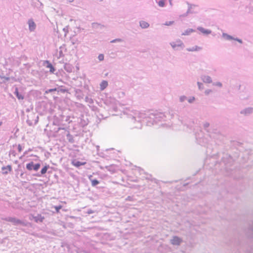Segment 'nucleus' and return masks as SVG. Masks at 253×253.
Returning <instances> with one entry per match:
<instances>
[{"label": "nucleus", "mask_w": 253, "mask_h": 253, "mask_svg": "<svg viewBox=\"0 0 253 253\" xmlns=\"http://www.w3.org/2000/svg\"><path fill=\"white\" fill-rule=\"evenodd\" d=\"M201 80L205 83L211 84L212 81L211 78L208 75H203L201 76Z\"/></svg>", "instance_id": "dca6fc26"}, {"label": "nucleus", "mask_w": 253, "mask_h": 253, "mask_svg": "<svg viewBox=\"0 0 253 253\" xmlns=\"http://www.w3.org/2000/svg\"><path fill=\"white\" fill-rule=\"evenodd\" d=\"M64 69L68 72H71L72 71V68L70 64L66 63L64 65Z\"/></svg>", "instance_id": "cd10ccee"}, {"label": "nucleus", "mask_w": 253, "mask_h": 253, "mask_svg": "<svg viewBox=\"0 0 253 253\" xmlns=\"http://www.w3.org/2000/svg\"><path fill=\"white\" fill-rule=\"evenodd\" d=\"M205 129H207L210 126V124L208 122H205L203 125Z\"/></svg>", "instance_id": "37998d69"}, {"label": "nucleus", "mask_w": 253, "mask_h": 253, "mask_svg": "<svg viewBox=\"0 0 253 253\" xmlns=\"http://www.w3.org/2000/svg\"><path fill=\"white\" fill-rule=\"evenodd\" d=\"M201 49V47L196 45L194 46H193L192 47H189L186 48V50L188 51H199Z\"/></svg>", "instance_id": "b1692460"}, {"label": "nucleus", "mask_w": 253, "mask_h": 253, "mask_svg": "<svg viewBox=\"0 0 253 253\" xmlns=\"http://www.w3.org/2000/svg\"><path fill=\"white\" fill-rule=\"evenodd\" d=\"M1 78L4 79L6 81H8L9 80V77H1Z\"/></svg>", "instance_id": "3c124183"}, {"label": "nucleus", "mask_w": 253, "mask_h": 253, "mask_svg": "<svg viewBox=\"0 0 253 253\" xmlns=\"http://www.w3.org/2000/svg\"><path fill=\"white\" fill-rule=\"evenodd\" d=\"M2 171V173L3 174H7L9 172H11L12 170V167L11 165H7L6 167H2L1 168Z\"/></svg>", "instance_id": "2eb2a0df"}, {"label": "nucleus", "mask_w": 253, "mask_h": 253, "mask_svg": "<svg viewBox=\"0 0 253 253\" xmlns=\"http://www.w3.org/2000/svg\"><path fill=\"white\" fill-rule=\"evenodd\" d=\"M173 23H174L173 21H167L165 22L164 25L166 26H170V25H172L173 24Z\"/></svg>", "instance_id": "ea45409f"}, {"label": "nucleus", "mask_w": 253, "mask_h": 253, "mask_svg": "<svg viewBox=\"0 0 253 253\" xmlns=\"http://www.w3.org/2000/svg\"><path fill=\"white\" fill-rule=\"evenodd\" d=\"M195 31V30L193 29H191V28H189V29H188L187 30H186L182 34V35H183V36H188V35H189L191 33H193V32H194Z\"/></svg>", "instance_id": "a878e982"}, {"label": "nucleus", "mask_w": 253, "mask_h": 253, "mask_svg": "<svg viewBox=\"0 0 253 253\" xmlns=\"http://www.w3.org/2000/svg\"><path fill=\"white\" fill-rule=\"evenodd\" d=\"M195 5L188 4V8L186 12L183 15V16H186L189 13H192L193 12L191 11V9L193 7H195Z\"/></svg>", "instance_id": "393cba45"}, {"label": "nucleus", "mask_w": 253, "mask_h": 253, "mask_svg": "<svg viewBox=\"0 0 253 253\" xmlns=\"http://www.w3.org/2000/svg\"><path fill=\"white\" fill-rule=\"evenodd\" d=\"M41 165L39 163L34 164L33 162H31L26 165V168L29 170L34 169V170L37 171L40 168Z\"/></svg>", "instance_id": "0eeeda50"}, {"label": "nucleus", "mask_w": 253, "mask_h": 253, "mask_svg": "<svg viewBox=\"0 0 253 253\" xmlns=\"http://www.w3.org/2000/svg\"><path fill=\"white\" fill-rule=\"evenodd\" d=\"M90 180L91 181V185L92 186H95L99 183V181L96 179H90Z\"/></svg>", "instance_id": "473e14b6"}, {"label": "nucleus", "mask_w": 253, "mask_h": 253, "mask_svg": "<svg viewBox=\"0 0 253 253\" xmlns=\"http://www.w3.org/2000/svg\"><path fill=\"white\" fill-rule=\"evenodd\" d=\"M46 64V68H49V71L51 73H53L55 71L54 67L53 65L50 63L48 60H45L43 62V65H45Z\"/></svg>", "instance_id": "4468645a"}, {"label": "nucleus", "mask_w": 253, "mask_h": 253, "mask_svg": "<svg viewBox=\"0 0 253 253\" xmlns=\"http://www.w3.org/2000/svg\"><path fill=\"white\" fill-rule=\"evenodd\" d=\"M13 93L19 100H22L24 99V96L19 92L18 89L17 87L15 88V91Z\"/></svg>", "instance_id": "a211bd4d"}, {"label": "nucleus", "mask_w": 253, "mask_h": 253, "mask_svg": "<svg viewBox=\"0 0 253 253\" xmlns=\"http://www.w3.org/2000/svg\"><path fill=\"white\" fill-rule=\"evenodd\" d=\"M56 90H57V89L56 88H50V89H47L45 92V93H51L53 91H55Z\"/></svg>", "instance_id": "c9c22d12"}, {"label": "nucleus", "mask_w": 253, "mask_h": 253, "mask_svg": "<svg viewBox=\"0 0 253 253\" xmlns=\"http://www.w3.org/2000/svg\"><path fill=\"white\" fill-rule=\"evenodd\" d=\"M182 242V239L176 236H173L170 241V242L172 245L175 246L180 245Z\"/></svg>", "instance_id": "9d476101"}, {"label": "nucleus", "mask_w": 253, "mask_h": 253, "mask_svg": "<svg viewBox=\"0 0 253 253\" xmlns=\"http://www.w3.org/2000/svg\"><path fill=\"white\" fill-rule=\"evenodd\" d=\"M253 113V107H247L240 111V113L245 116H249Z\"/></svg>", "instance_id": "1a4fd4ad"}, {"label": "nucleus", "mask_w": 253, "mask_h": 253, "mask_svg": "<svg viewBox=\"0 0 253 253\" xmlns=\"http://www.w3.org/2000/svg\"><path fill=\"white\" fill-rule=\"evenodd\" d=\"M67 1L68 2H72L74 1V0H67Z\"/></svg>", "instance_id": "5fc2aeb1"}, {"label": "nucleus", "mask_w": 253, "mask_h": 253, "mask_svg": "<svg viewBox=\"0 0 253 253\" xmlns=\"http://www.w3.org/2000/svg\"><path fill=\"white\" fill-rule=\"evenodd\" d=\"M63 31L65 32V35L66 34V33L68 32V30L66 29V28H64L63 29Z\"/></svg>", "instance_id": "603ef678"}, {"label": "nucleus", "mask_w": 253, "mask_h": 253, "mask_svg": "<svg viewBox=\"0 0 253 253\" xmlns=\"http://www.w3.org/2000/svg\"><path fill=\"white\" fill-rule=\"evenodd\" d=\"M77 41V40L75 41L74 40H72L71 42L73 44H75L76 43Z\"/></svg>", "instance_id": "8fccbe9b"}, {"label": "nucleus", "mask_w": 253, "mask_h": 253, "mask_svg": "<svg viewBox=\"0 0 253 253\" xmlns=\"http://www.w3.org/2000/svg\"><path fill=\"white\" fill-rule=\"evenodd\" d=\"M187 184V183L184 184V186H186Z\"/></svg>", "instance_id": "052dcab7"}, {"label": "nucleus", "mask_w": 253, "mask_h": 253, "mask_svg": "<svg viewBox=\"0 0 253 253\" xmlns=\"http://www.w3.org/2000/svg\"><path fill=\"white\" fill-rule=\"evenodd\" d=\"M249 231L250 232H251L252 234V235H251V237H253V224L251 226H250V227L249 229Z\"/></svg>", "instance_id": "79ce46f5"}, {"label": "nucleus", "mask_w": 253, "mask_h": 253, "mask_svg": "<svg viewBox=\"0 0 253 253\" xmlns=\"http://www.w3.org/2000/svg\"><path fill=\"white\" fill-rule=\"evenodd\" d=\"M35 221L36 222H42L44 219V217L42 216L41 214H38L37 216H35L33 217Z\"/></svg>", "instance_id": "6ab92c4d"}, {"label": "nucleus", "mask_w": 253, "mask_h": 253, "mask_svg": "<svg viewBox=\"0 0 253 253\" xmlns=\"http://www.w3.org/2000/svg\"><path fill=\"white\" fill-rule=\"evenodd\" d=\"M135 172H138L140 175H142V174H144L146 175V176H144V177L146 179H151V175L150 174H148L147 173H146L144 170L141 169L140 168L137 167L134 169Z\"/></svg>", "instance_id": "f8f14e48"}, {"label": "nucleus", "mask_w": 253, "mask_h": 253, "mask_svg": "<svg viewBox=\"0 0 253 253\" xmlns=\"http://www.w3.org/2000/svg\"><path fill=\"white\" fill-rule=\"evenodd\" d=\"M108 82L106 81H102L100 84V89L102 91L104 90L108 86Z\"/></svg>", "instance_id": "412c9836"}, {"label": "nucleus", "mask_w": 253, "mask_h": 253, "mask_svg": "<svg viewBox=\"0 0 253 253\" xmlns=\"http://www.w3.org/2000/svg\"><path fill=\"white\" fill-rule=\"evenodd\" d=\"M18 149L19 152H20L22 150V148L20 144H19L18 145Z\"/></svg>", "instance_id": "49530a36"}, {"label": "nucleus", "mask_w": 253, "mask_h": 253, "mask_svg": "<svg viewBox=\"0 0 253 253\" xmlns=\"http://www.w3.org/2000/svg\"><path fill=\"white\" fill-rule=\"evenodd\" d=\"M69 141L70 142H73V138L69 139Z\"/></svg>", "instance_id": "6e6d98bb"}, {"label": "nucleus", "mask_w": 253, "mask_h": 253, "mask_svg": "<svg viewBox=\"0 0 253 253\" xmlns=\"http://www.w3.org/2000/svg\"><path fill=\"white\" fill-rule=\"evenodd\" d=\"M9 154L10 155L11 154V155H12L13 156H15V151L14 150H11V151H10Z\"/></svg>", "instance_id": "de8ad7c7"}, {"label": "nucleus", "mask_w": 253, "mask_h": 253, "mask_svg": "<svg viewBox=\"0 0 253 253\" xmlns=\"http://www.w3.org/2000/svg\"><path fill=\"white\" fill-rule=\"evenodd\" d=\"M213 85L214 86H216L219 87H221L222 86V84L220 82H216L213 83Z\"/></svg>", "instance_id": "f704fd0d"}, {"label": "nucleus", "mask_w": 253, "mask_h": 253, "mask_svg": "<svg viewBox=\"0 0 253 253\" xmlns=\"http://www.w3.org/2000/svg\"><path fill=\"white\" fill-rule=\"evenodd\" d=\"M29 30L30 32L35 31L36 28V24L32 19H29L28 21Z\"/></svg>", "instance_id": "ddd939ff"}, {"label": "nucleus", "mask_w": 253, "mask_h": 253, "mask_svg": "<svg viewBox=\"0 0 253 253\" xmlns=\"http://www.w3.org/2000/svg\"><path fill=\"white\" fill-rule=\"evenodd\" d=\"M57 90H58V92H61L62 93L66 92L68 91V90L67 89L62 88H58Z\"/></svg>", "instance_id": "a19ab883"}, {"label": "nucleus", "mask_w": 253, "mask_h": 253, "mask_svg": "<svg viewBox=\"0 0 253 253\" xmlns=\"http://www.w3.org/2000/svg\"><path fill=\"white\" fill-rule=\"evenodd\" d=\"M139 26L142 29H147L149 27L150 25L147 22L141 20L139 21Z\"/></svg>", "instance_id": "aec40b11"}, {"label": "nucleus", "mask_w": 253, "mask_h": 253, "mask_svg": "<svg viewBox=\"0 0 253 253\" xmlns=\"http://www.w3.org/2000/svg\"><path fill=\"white\" fill-rule=\"evenodd\" d=\"M49 168V166H44L41 170V174H45L46 171H47V169H48Z\"/></svg>", "instance_id": "2f4dec72"}, {"label": "nucleus", "mask_w": 253, "mask_h": 253, "mask_svg": "<svg viewBox=\"0 0 253 253\" xmlns=\"http://www.w3.org/2000/svg\"><path fill=\"white\" fill-rule=\"evenodd\" d=\"M197 85L199 90H202L204 88V85L202 83L198 82Z\"/></svg>", "instance_id": "72a5a7b5"}, {"label": "nucleus", "mask_w": 253, "mask_h": 253, "mask_svg": "<svg viewBox=\"0 0 253 253\" xmlns=\"http://www.w3.org/2000/svg\"><path fill=\"white\" fill-rule=\"evenodd\" d=\"M166 0H155V1L159 7H164L166 5L165 2Z\"/></svg>", "instance_id": "4be33fe9"}, {"label": "nucleus", "mask_w": 253, "mask_h": 253, "mask_svg": "<svg viewBox=\"0 0 253 253\" xmlns=\"http://www.w3.org/2000/svg\"><path fill=\"white\" fill-rule=\"evenodd\" d=\"M197 30L200 31L204 35H209L211 33V31L209 29H206L202 27H198Z\"/></svg>", "instance_id": "f3484780"}, {"label": "nucleus", "mask_w": 253, "mask_h": 253, "mask_svg": "<svg viewBox=\"0 0 253 253\" xmlns=\"http://www.w3.org/2000/svg\"><path fill=\"white\" fill-rule=\"evenodd\" d=\"M27 151L25 152L24 153V156L26 154H27Z\"/></svg>", "instance_id": "4d7b16f0"}, {"label": "nucleus", "mask_w": 253, "mask_h": 253, "mask_svg": "<svg viewBox=\"0 0 253 253\" xmlns=\"http://www.w3.org/2000/svg\"><path fill=\"white\" fill-rule=\"evenodd\" d=\"M195 100V98L194 96H191L188 99V101L189 103H192Z\"/></svg>", "instance_id": "4c0bfd02"}, {"label": "nucleus", "mask_w": 253, "mask_h": 253, "mask_svg": "<svg viewBox=\"0 0 253 253\" xmlns=\"http://www.w3.org/2000/svg\"><path fill=\"white\" fill-rule=\"evenodd\" d=\"M251 95L248 91L241 92L239 94L240 99L243 100H248L250 98Z\"/></svg>", "instance_id": "9b49d317"}, {"label": "nucleus", "mask_w": 253, "mask_h": 253, "mask_svg": "<svg viewBox=\"0 0 253 253\" xmlns=\"http://www.w3.org/2000/svg\"><path fill=\"white\" fill-rule=\"evenodd\" d=\"M39 121V116L36 113H30L27 115V123L29 126L36 125Z\"/></svg>", "instance_id": "20e7f679"}, {"label": "nucleus", "mask_w": 253, "mask_h": 253, "mask_svg": "<svg viewBox=\"0 0 253 253\" xmlns=\"http://www.w3.org/2000/svg\"><path fill=\"white\" fill-rule=\"evenodd\" d=\"M62 208V206L59 205V206H55L54 207V209H55L56 210V211L57 212H59V210Z\"/></svg>", "instance_id": "c03bdc74"}, {"label": "nucleus", "mask_w": 253, "mask_h": 253, "mask_svg": "<svg viewBox=\"0 0 253 253\" xmlns=\"http://www.w3.org/2000/svg\"><path fill=\"white\" fill-rule=\"evenodd\" d=\"M170 6H172V0H168Z\"/></svg>", "instance_id": "09e8293b"}, {"label": "nucleus", "mask_w": 253, "mask_h": 253, "mask_svg": "<svg viewBox=\"0 0 253 253\" xmlns=\"http://www.w3.org/2000/svg\"><path fill=\"white\" fill-rule=\"evenodd\" d=\"M88 213L90 214L93 213V211L92 210H89L87 212Z\"/></svg>", "instance_id": "864d4df0"}, {"label": "nucleus", "mask_w": 253, "mask_h": 253, "mask_svg": "<svg viewBox=\"0 0 253 253\" xmlns=\"http://www.w3.org/2000/svg\"><path fill=\"white\" fill-rule=\"evenodd\" d=\"M2 122H0V126L2 125Z\"/></svg>", "instance_id": "13d9d810"}, {"label": "nucleus", "mask_w": 253, "mask_h": 253, "mask_svg": "<svg viewBox=\"0 0 253 253\" xmlns=\"http://www.w3.org/2000/svg\"><path fill=\"white\" fill-rule=\"evenodd\" d=\"M85 101L90 104H92L93 103V100L88 96H86L85 98Z\"/></svg>", "instance_id": "7c9ffc66"}, {"label": "nucleus", "mask_w": 253, "mask_h": 253, "mask_svg": "<svg viewBox=\"0 0 253 253\" xmlns=\"http://www.w3.org/2000/svg\"><path fill=\"white\" fill-rule=\"evenodd\" d=\"M67 136H70V134H69V133H68Z\"/></svg>", "instance_id": "bf43d9fd"}, {"label": "nucleus", "mask_w": 253, "mask_h": 253, "mask_svg": "<svg viewBox=\"0 0 253 253\" xmlns=\"http://www.w3.org/2000/svg\"><path fill=\"white\" fill-rule=\"evenodd\" d=\"M187 99V97L185 95H182L180 96L179 97V101L181 102H184L185 100H186Z\"/></svg>", "instance_id": "e433bc0d"}, {"label": "nucleus", "mask_w": 253, "mask_h": 253, "mask_svg": "<svg viewBox=\"0 0 253 253\" xmlns=\"http://www.w3.org/2000/svg\"><path fill=\"white\" fill-rule=\"evenodd\" d=\"M75 91L76 94H78L77 96L78 98L80 99L83 98V96L81 94L82 93V90L81 89H77L75 90Z\"/></svg>", "instance_id": "c85d7f7f"}, {"label": "nucleus", "mask_w": 253, "mask_h": 253, "mask_svg": "<svg viewBox=\"0 0 253 253\" xmlns=\"http://www.w3.org/2000/svg\"><path fill=\"white\" fill-rule=\"evenodd\" d=\"M4 220L8 222H10L13 223L14 225H22L24 226L27 225L28 222H25L23 220H21L15 217H7L3 219Z\"/></svg>", "instance_id": "39448f33"}, {"label": "nucleus", "mask_w": 253, "mask_h": 253, "mask_svg": "<svg viewBox=\"0 0 253 253\" xmlns=\"http://www.w3.org/2000/svg\"><path fill=\"white\" fill-rule=\"evenodd\" d=\"M169 44L172 48L175 50H178V48L182 49L185 46L182 41L179 39L177 40L175 42H170Z\"/></svg>", "instance_id": "423d86ee"}, {"label": "nucleus", "mask_w": 253, "mask_h": 253, "mask_svg": "<svg viewBox=\"0 0 253 253\" xmlns=\"http://www.w3.org/2000/svg\"><path fill=\"white\" fill-rule=\"evenodd\" d=\"M62 51H60V54H62Z\"/></svg>", "instance_id": "680f3d73"}, {"label": "nucleus", "mask_w": 253, "mask_h": 253, "mask_svg": "<svg viewBox=\"0 0 253 253\" xmlns=\"http://www.w3.org/2000/svg\"><path fill=\"white\" fill-rule=\"evenodd\" d=\"M72 164L75 167H79L81 166L84 165L85 164V163H83L78 161L74 160L72 162Z\"/></svg>", "instance_id": "bb28decb"}, {"label": "nucleus", "mask_w": 253, "mask_h": 253, "mask_svg": "<svg viewBox=\"0 0 253 253\" xmlns=\"http://www.w3.org/2000/svg\"><path fill=\"white\" fill-rule=\"evenodd\" d=\"M104 55L103 54H100L98 56V59L100 61H102L104 60Z\"/></svg>", "instance_id": "58836bf2"}, {"label": "nucleus", "mask_w": 253, "mask_h": 253, "mask_svg": "<svg viewBox=\"0 0 253 253\" xmlns=\"http://www.w3.org/2000/svg\"><path fill=\"white\" fill-rule=\"evenodd\" d=\"M196 139L197 143L201 146H204L209 148L210 144H209V140L208 137H210L207 135V137L203 135V132L201 131L200 133L195 134Z\"/></svg>", "instance_id": "f03ea898"}, {"label": "nucleus", "mask_w": 253, "mask_h": 253, "mask_svg": "<svg viewBox=\"0 0 253 253\" xmlns=\"http://www.w3.org/2000/svg\"><path fill=\"white\" fill-rule=\"evenodd\" d=\"M126 114L130 123L134 124L133 127L137 128H141L142 122L147 126H151L159 122L165 121L166 118L164 113L157 111L140 112L135 110Z\"/></svg>", "instance_id": "f257e3e1"}, {"label": "nucleus", "mask_w": 253, "mask_h": 253, "mask_svg": "<svg viewBox=\"0 0 253 253\" xmlns=\"http://www.w3.org/2000/svg\"><path fill=\"white\" fill-rule=\"evenodd\" d=\"M92 27L95 29H102L104 27V26L99 23L94 22L92 23Z\"/></svg>", "instance_id": "5701e85b"}, {"label": "nucleus", "mask_w": 253, "mask_h": 253, "mask_svg": "<svg viewBox=\"0 0 253 253\" xmlns=\"http://www.w3.org/2000/svg\"><path fill=\"white\" fill-rule=\"evenodd\" d=\"M222 37L225 40L227 41H231V40H235L236 41L240 43H243V41L241 39H238L237 38H234L232 36H230L225 33H223L222 34Z\"/></svg>", "instance_id": "6e6552de"}, {"label": "nucleus", "mask_w": 253, "mask_h": 253, "mask_svg": "<svg viewBox=\"0 0 253 253\" xmlns=\"http://www.w3.org/2000/svg\"><path fill=\"white\" fill-rule=\"evenodd\" d=\"M106 104L108 106L110 111L117 112L118 110V107L119 102L114 98L108 99L105 101Z\"/></svg>", "instance_id": "7ed1b4c3"}, {"label": "nucleus", "mask_w": 253, "mask_h": 253, "mask_svg": "<svg viewBox=\"0 0 253 253\" xmlns=\"http://www.w3.org/2000/svg\"><path fill=\"white\" fill-rule=\"evenodd\" d=\"M124 42V40H123L122 39L117 38V39H114V40L111 41L110 42L111 43H116V42Z\"/></svg>", "instance_id": "c756f323"}, {"label": "nucleus", "mask_w": 253, "mask_h": 253, "mask_svg": "<svg viewBox=\"0 0 253 253\" xmlns=\"http://www.w3.org/2000/svg\"><path fill=\"white\" fill-rule=\"evenodd\" d=\"M211 92H212V90L210 89H206L205 91V93L206 95H209Z\"/></svg>", "instance_id": "a18cd8bd"}]
</instances>
